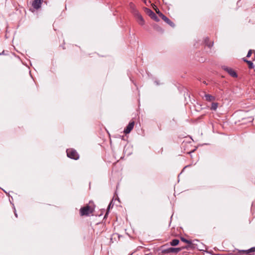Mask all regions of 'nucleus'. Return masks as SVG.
I'll return each instance as SVG.
<instances>
[{"instance_id": "9b49d317", "label": "nucleus", "mask_w": 255, "mask_h": 255, "mask_svg": "<svg viewBox=\"0 0 255 255\" xmlns=\"http://www.w3.org/2000/svg\"><path fill=\"white\" fill-rule=\"evenodd\" d=\"M204 97L205 98V100L208 102H212L215 100V97L210 94H205Z\"/></svg>"}, {"instance_id": "dca6fc26", "label": "nucleus", "mask_w": 255, "mask_h": 255, "mask_svg": "<svg viewBox=\"0 0 255 255\" xmlns=\"http://www.w3.org/2000/svg\"><path fill=\"white\" fill-rule=\"evenodd\" d=\"M208 38H206L205 40V42L206 43V44L209 47H211L213 45V42L212 41H211L210 42L208 43Z\"/></svg>"}, {"instance_id": "2eb2a0df", "label": "nucleus", "mask_w": 255, "mask_h": 255, "mask_svg": "<svg viewBox=\"0 0 255 255\" xmlns=\"http://www.w3.org/2000/svg\"><path fill=\"white\" fill-rule=\"evenodd\" d=\"M180 239H181V241H182L184 243H186L190 245H191L192 244V242L190 240H188L183 237H181Z\"/></svg>"}, {"instance_id": "20e7f679", "label": "nucleus", "mask_w": 255, "mask_h": 255, "mask_svg": "<svg viewBox=\"0 0 255 255\" xmlns=\"http://www.w3.org/2000/svg\"><path fill=\"white\" fill-rule=\"evenodd\" d=\"M222 68L225 71H226L231 76L234 78H237L238 77L237 73L232 68L228 67L226 66H222Z\"/></svg>"}, {"instance_id": "4468645a", "label": "nucleus", "mask_w": 255, "mask_h": 255, "mask_svg": "<svg viewBox=\"0 0 255 255\" xmlns=\"http://www.w3.org/2000/svg\"><path fill=\"white\" fill-rule=\"evenodd\" d=\"M244 61L246 62H247L248 64V65H249V67L250 68H254V64H253V63L251 61H249V60H247L245 59H244Z\"/></svg>"}, {"instance_id": "f03ea898", "label": "nucleus", "mask_w": 255, "mask_h": 255, "mask_svg": "<svg viewBox=\"0 0 255 255\" xmlns=\"http://www.w3.org/2000/svg\"><path fill=\"white\" fill-rule=\"evenodd\" d=\"M190 247V246H186L181 248H169L168 249L163 250L162 253L163 254H168L171 253L176 254L180 252L183 249H188Z\"/></svg>"}, {"instance_id": "412c9836", "label": "nucleus", "mask_w": 255, "mask_h": 255, "mask_svg": "<svg viewBox=\"0 0 255 255\" xmlns=\"http://www.w3.org/2000/svg\"><path fill=\"white\" fill-rule=\"evenodd\" d=\"M15 215L16 217H17V214L16 213H15Z\"/></svg>"}, {"instance_id": "1a4fd4ad", "label": "nucleus", "mask_w": 255, "mask_h": 255, "mask_svg": "<svg viewBox=\"0 0 255 255\" xmlns=\"http://www.w3.org/2000/svg\"><path fill=\"white\" fill-rule=\"evenodd\" d=\"M134 125V122H130L129 123L128 125L126 127L124 130V132L126 134L129 133L131 130L133 129V127Z\"/></svg>"}, {"instance_id": "6ab92c4d", "label": "nucleus", "mask_w": 255, "mask_h": 255, "mask_svg": "<svg viewBox=\"0 0 255 255\" xmlns=\"http://www.w3.org/2000/svg\"><path fill=\"white\" fill-rule=\"evenodd\" d=\"M156 12L158 14V13H159V12H160V11H159V10H158V11H156Z\"/></svg>"}, {"instance_id": "f257e3e1", "label": "nucleus", "mask_w": 255, "mask_h": 255, "mask_svg": "<svg viewBox=\"0 0 255 255\" xmlns=\"http://www.w3.org/2000/svg\"><path fill=\"white\" fill-rule=\"evenodd\" d=\"M94 210V208L90 205H87L81 208L80 213L81 216H88L90 214L92 213Z\"/></svg>"}, {"instance_id": "423d86ee", "label": "nucleus", "mask_w": 255, "mask_h": 255, "mask_svg": "<svg viewBox=\"0 0 255 255\" xmlns=\"http://www.w3.org/2000/svg\"><path fill=\"white\" fill-rule=\"evenodd\" d=\"M146 13L148 14L149 16H150V17L154 20L156 21H159V19L157 17V16L156 15V14L150 9L146 8Z\"/></svg>"}, {"instance_id": "39448f33", "label": "nucleus", "mask_w": 255, "mask_h": 255, "mask_svg": "<svg viewBox=\"0 0 255 255\" xmlns=\"http://www.w3.org/2000/svg\"><path fill=\"white\" fill-rule=\"evenodd\" d=\"M158 15L167 24H168L171 27H174L175 26L174 23L171 21L168 17L165 16L161 12L158 13Z\"/></svg>"}, {"instance_id": "f3484780", "label": "nucleus", "mask_w": 255, "mask_h": 255, "mask_svg": "<svg viewBox=\"0 0 255 255\" xmlns=\"http://www.w3.org/2000/svg\"><path fill=\"white\" fill-rule=\"evenodd\" d=\"M252 54V50H250L248 51V52L247 57H250L251 56Z\"/></svg>"}, {"instance_id": "6e6552de", "label": "nucleus", "mask_w": 255, "mask_h": 255, "mask_svg": "<svg viewBox=\"0 0 255 255\" xmlns=\"http://www.w3.org/2000/svg\"><path fill=\"white\" fill-rule=\"evenodd\" d=\"M42 4V0H33L31 3L32 6L34 9H38L41 7Z\"/></svg>"}, {"instance_id": "0eeeda50", "label": "nucleus", "mask_w": 255, "mask_h": 255, "mask_svg": "<svg viewBox=\"0 0 255 255\" xmlns=\"http://www.w3.org/2000/svg\"><path fill=\"white\" fill-rule=\"evenodd\" d=\"M134 17L136 19V20L138 24L140 25H143L145 24V21L143 18V17L141 16V15L139 13H137V14H135L134 15Z\"/></svg>"}, {"instance_id": "7ed1b4c3", "label": "nucleus", "mask_w": 255, "mask_h": 255, "mask_svg": "<svg viewBox=\"0 0 255 255\" xmlns=\"http://www.w3.org/2000/svg\"><path fill=\"white\" fill-rule=\"evenodd\" d=\"M67 156L71 159L77 160L79 158V154L77 151L73 149H67Z\"/></svg>"}, {"instance_id": "a211bd4d", "label": "nucleus", "mask_w": 255, "mask_h": 255, "mask_svg": "<svg viewBox=\"0 0 255 255\" xmlns=\"http://www.w3.org/2000/svg\"><path fill=\"white\" fill-rule=\"evenodd\" d=\"M247 119L248 120V121L250 123L253 122V121L254 120V119L252 117H249L247 118Z\"/></svg>"}, {"instance_id": "aec40b11", "label": "nucleus", "mask_w": 255, "mask_h": 255, "mask_svg": "<svg viewBox=\"0 0 255 255\" xmlns=\"http://www.w3.org/2000/svg\"><path fill=\"white\" fill-rule=\"evenodd\" d=\"M110 206H111V204H109V206H108V208L109 209L110 208Z\"/></svg>"}, {"instance_id": "f8f14e48", "label": "nucleus", "mask_w": 255, "mask_h": 255, "mask_svg": "<svg viewBox=\"0 0 255 255\" xmlns=\"http://www.w3.org/2000/svg\"><path fill=\"white\" fill-rule=\"evenodd\" d=\"M179 240L177 239H174L170 242V245L172 246H175L179 244Z\"/></svg>"}, {"instance_id": "4be33fe9", "label": "nucleus", "mask_w": 255, "mask_h": 255, "mask_svg": "<svg viewBox=\"0 0 255 255\" xmlns=\"http://www.w3.org/2000/svg\"><path fill=\"white\" fill-rule=\"evenodd\" d=\"M204 83L206 84V81H204Z\"/></svg>"}, {"instance_id": "9d476101", "label": "nucleus", "mask_w": 255, "mask_h": 255, "mask_svg": "<svg viewBox=\"0 0 255 255\" xmlns=\"http://www.w3.org/2000/svg\"><path fill=\"white\" fill-rule=\"evenodd\" d=\"M129 7L131 12L133 14V15L138 12V11L137 10L135 5L133 2H130L129 3Z\"/></svg>"}, {"instance_id": "5701e85b", "label": "nucleus", "mask_w": 255, "mask_h": 255, "mask_svg": "<svg viewBox=\"0 0 255 255\" xmlns=\"http://www.w3.org/2000/svg\"><path fill=\"white\" fill-rule=\"evenodd\" d=\"M0 54H1L0 53Z\"/></svg>"}, {"instance_id": "ddd939ff", "label": "nucleus", "mask_w": 255, "mask_h": 255, "mask_svg": "<svg viewBox=\"0 0 255 255\" xmlns=\"http://www.w3.org/2000/svg\"><path fill=\"white\" fill-rule=\"evenodd\" d=\"M218 107V104L217 103H213L212 104L210 109L211 110L216 111Z\"/></svg>"}]
</instances>
